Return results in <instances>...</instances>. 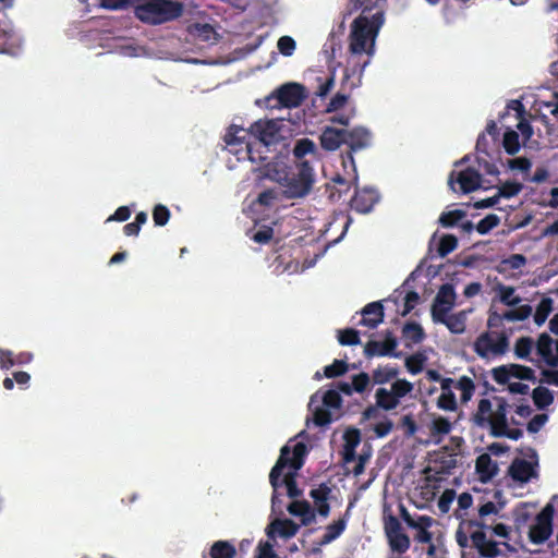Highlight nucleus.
Wrapping results in <instances>:
<instances>
[{
  "label": "nucleus",
  "mask_w": 558,
  "mask_h": 558,
  "mask_svg": "<svg viewBox=\"0 0 558 558\" xmlns=\"http://www.w3.org/2000/svg\"><path fill=\"white\" fill-rule=\"evenodd\" d=\"M447 184L453 192H457L456 184H459V191L463 194L474 192L481 186V172L473 167H468L459 172L451 170Z\"/></svg>",
  "instance_id": "10"
},
{
  "label": "nucleus",
  "mask_w": 558,
  "mask_h": 558,
  "mask_svg": "<svg viewBox=\"0 0 558 558\" xmlns=\"http://www.w3.org/2000/svg\"><path fill=\"white\" fill-rule=\"evenodd\" d=\"M381 1L355 0L361 14L351 25L350 51L353 54L373 53L376 37L385 23V13L378 8Z\"/></svg>",
  "instance_id": "1"
},
{
  "label": "nucleus",
  "mask_w": 558,
  "mask_h": 558,
  "mask_svg": "<svg viewBox=\"0 0 558 558\" xmlns=\"http://www.w3.org/2000/svg\"><path fill=\"white\" fill-rule=\"evenodd\" d=\"M362 318L359 325L376 328L385 319V308L381 301H373L361 311Z\"/></svg>",
  "instance_id": "19"
},
{
  "label": "nucleus",
  "mask_w": 558,
  "mask_h": 558,
  "mask_svg": "<svg viewBox=\"0 0 558 558\" xmlns=\"http://www.w3.org/2000/svg\"><path fill=\"white\" fill-rule=\"evenodd\" d=\"M555 341L549 333H541L536 342V351L549 367L553 357Z\"/></svg>",
  "instance_id": "27"
},
{
  "label": "nucleus",
  "mask_w": 558,
  "mask_h": 558,
  "mask_svg": "<svg viewBox=\"0 0 558 558\" xmlns=\"http://www.w3.org/2000/svg\"><path fill=\"white\" fill-rule=\"evenodd\" d=\"M332 421V415L329 411V409L325 408L324 405L320 408H317L314 412V423L318 426H325L328 425Z\"/></svg>",
  "instance_id": "62"
},
{
  "label": "nucleus",
  "mask_w": 558,
  "mask_h": 558,
  "mask_svg": "<svg viewBox=\"0 0 558 558\" xmlns=\"http://www.w3.org/2000/svg\"><path fill=\"white\" fill-rule=\"evenodd\" d=\"M353 504H350L343 517L335 520L325 527V533L319 542L320 546L327 545L339 538L347 529L348 521L350 519V512Z\"/></svg>",
  "instance_id": "20"
},
{
  "label": "nucleus",
  "mask_w": 558,
  "mask_h": 558,
  "mask_svg": "<svg viewBox=\"0 0 558 558\" xmlns=\"http://www.w3.org/2000/svg\"><path fill=\"white\" fill-rule=\"evenodd\" d=\"M437 407L445 411H454L457 408L454 393L452 391H442L438 397Z\"/></svg>",
  "instance_id": "55"
},
{
  "label": "nucleus",
  "mask_w": 558,
  "mask_h": 558,
  "mask_svg": "<svg viewBox=\"0 0 558 558\" xmlns=\"http://www.w3.org/2000/svg\"><path fill=\"white\" fill-rule=\"evenodd\" d=\"M498 472V466L488 453H482L476 459V473L483 483L490 481Z\"/></svg>",
  "instance_id": "23"
},
{
  "label": "nucleus",
  "mask_w": 558,
  "mask_h": 558,
  "mask_svg": "<svg viewBox=\"0 0 558 558\" xmlns=\"http://www.w3.org/2000/svg\"><path fill=\"white\" fill-rule=\"evenodd\" d=\"M153 219L156 226L163 227L170 219V211L167 205H155Z\"/></svg>",
  "instance_id": "57"
},
{
  "label": "nucleus",
  "mask_w": 558,
  "mask_h": 558,
  "mask_svg": "<svg viewBox=\"0 0 558 558\" xmlns=\"http://www.w3.org/2000/svg\"><path fill=\"white\" fill-rule=\"evenodd\" d=\"M494 403L495 409L493 410L489 399H480L474 421L478 426H489L490 435L497 437V432L509 424L508 410L510 405L504 397H494Z\"/></svg>",
  "instance_id": "6"
},
{
  "label": "nucleus",
  "mask_w": 558,
  "mask_h": 558,
  "mask_svg": "<svg viewBox=\"0 0 558 558\" xmlns=\"http://www.w3.org/2000/svg\"><path fill=\"white\" fill-rule=\"evenodd\" d=\"M457 465V458L453 453L441 452L434 459V470L438 474H450Z\"/></svg>",
  "instance_id": "30"
},
{
  "label": "nucleus",
  "mask_w": 558,
  "mask_h": 558,
  "mask_svg": "<svg viewBox=\"0 0 558 558\" xmlns=\"http://www.w3.org/2000/svg\"><path fill=\"white\" fill-rule=\"evenodd\" d=\"M250 131L255 146L259 144L267 148L279 141L280 128L274 120H258L251 124Z\"/></svg>",
  "instance_id": "12"
},
{
  "label": "nucleus",
  "mask_w": 558,
  "mask_h": 558,
  "mask_svg": "<svg viewBox=\"0 0 558 558\" xmlns=\"http://www.w3.org/2000/svg\"><path fill=\"white\" fill-rule=\"evenodd\" d=\"M306 453V446L302 442H298L293 446L292 456L291 450L288 446L282 447L280 456L272 466L269 473V482L274 488V493L271 495V505L276 506L279 495L277 489L284 484L287 486L288 495L290 498H299L302 495V489L299 488L294 473H289L284 476L283 481H280L282 472L287 466L293 469V471H298L303 465V456Z\"/></svg>",
  "instance_id": "3"
},
{
  "label": "nucleus",
  "mask_w": 558,
  "mask_h": 558,
  "mask_svg": "<svg viewBox=\"0 0 558 558\" xmlns=\"http://www.w3.org/2000/svg\"><path fill=\"white\" fill-rule=\"evenodd\" d=\"M290 166L279 167L278 163L266 165V177L270 180L279 183L283 187L288 178V169Z\"/></svg>",
  "instance_id": "39"
},
{
  "label": "nucleus",
  "mask_w": 558,
  "mask_h": 558,
  "mask_svg": "<svg viewBox=\"0 0 558 558\" xmlns=\"http://www.w3.org/2000/svg\"><path fill=\"white\" fill-rule=\"evenodd\" d=\"M238 555L234 544L230 541L214 542L208 553H203L202 558H235Z\"/></svg>",
  "instance_id": "22"
},
{
  "label": "nucleus",
  "mask_w": 558,
  "mask_h": 558,
  "mask_svg": "<svg viewBox=\"0 0 558 558\" xmlns=\"http://www.w3.org/2000/svg\"><path fill=\"white\" fill-rule=\"evenodd\" d=\"M344 145L348 146L347 156L344 160H350L351 169L353 172V182L357 183L356 162L354 161V154L361 149L369 146L371 133L363 126H355L351 130L344 129Z\"/></svg>",
  "instance_id": "8"
},
{
  "label": "nucleus",
  "mask_w": 558,
  "mask_h": 558,
  "mask_svg": "<svg viewBox=\"0 0 558 558\" xmlns=\"http://www.w3.org/2000/svg\"><path fill=\"white\" fill-rule=\"evenodd\" d=\"M371 383V378L368 376V374L366 373H360V374H356V375H353V378H352V384H353V390L355 392H364L368 385Z\"/></svg>",
  "instance_id": "63"
},
{
  "label": "nucleus",
  "mask_w": 558,
  "mask_h": 558,
  "mask_svg": "<svg viewBox=\"0 0 558 558\" xmlns=\"http://www.w3.org/2000/svg\"><path fill=\"white\" fill-rule=\"evenodd\" d=\"M390 390L400 403V399L413 390V384L407 379H397L391 384Z\"/></svg>",
  "instance_id": "49"
},
{
  "label": "nucleus",
  "mask_w": 558,
  "mask_h": 558,
  "mask_svg": "<svg viewBox=\"0 0 558 558\" xmlns=\"http://www.w3.org/2000/svg\"><path fill=\"white\" fill-rule=\"evenodd\" d=\"M493 379L499 385L509 384L510 378L520 380H527L532 383L537 381L535 372L531 366H523V364L509 363L502 366H496L492 369Z\"/></svg>",
  "instance_id": "9"
},
{
  "label": "nucleus",
  "mask_w": 558,
  "mask_h": 558,
  "mask_svg": "<svg viewBox=\"0 0 558 558\" xmlns=\"http://www.w3.org/2000/svg\"><path fill=\"white\" fill-rule=\"evenodd\" d=\"M468 527H475L471 533V547L475 548L483 558L506 556L507 551L513 550L509 544L511 535L509 525L505 523L488 525L482 520H470Z\"/></svg>",
  "instance_id": "2"
},
{
  "label": "nucleus",
  "mask_w": 558,
  "mask_h": 558,
  "mask_svg": "<svg viewBox=\"0 0 558 558\" xmlns=\"http://www.w3.org/2000/svg\"><path fill=\"white\" fill-rule=\"evenodd\" d=\"M379 198V193L375 189H356L355 194L350 202V207L357 214H368L373 210Z\"/></svg>",
  "instance_id": "15"
},
{
  "label": "nucleus",
  "mask_w": 558,
  "mask_h": 558,
  "mask_svg": "<svg viewBox=\"0 0 558 558\" xmlns=\"http://www.w3.org/2000/svg\"><path fill=\"white\" fill-rule=\"evenodd\" d=\"M553 311V301L550 298L545 296L541 299V302L536 308V312L534 314V322L541 326L543 323H545L546 318Z\"/></svg>",
  "instance_id": "44"
},
{
  "label": "nucleus",
  "mask_w": 558,
  "mask_h": 558,
  "mask_svg": "<svg viewBox=\"0 0 558 558\" xmlns=\"http://www.w3.org/2000/svg\"><path fill=\"white\" fill-rule=\"evenodd\" d=\"M495 290L498 292L499 301L502 302L504 305L512 307L520 304L521 298L519 295H513L514 288L512 286L498 283Z\"/></svg>",
  "instance_id": "35"
},
{
  "label": "nucleus",
  "mask_w": 558,
  "mask_h": 558,
  "mask_svg": "<svg viewBox=\"0 0 558 558\" xmlns=\"http://www.w3.org/2000/svg\"><path fill=\"white\" fill-rule=\"evenodd\" d=\"M288 510L290 514L300 517L303 525H308L315 521V511L306 500L290 502Z\"/></svg>",
  "instance_id": "24"
},
{
  "label": "nucleus",
  "mask_w": 558,
  "mask_h": 558,
  "mask_svg": "<svg viewBox=\"0 0 558 558\" xmlns=\"http://www.w3.org/2000/svg\"><path fill=\"white\" fill-rule=\"evenodd\" d=\"M332 183L338 184V189L329 191V198L332 201H339L343 194H347L351 190V183L341 175L332 178Z\"/></svg>",
  "instance_id": "46"
},
{
  "label": "nucleus",
  "mask_w": 558,
  "mask_h": 558,
  "mask_svg": "<svg viewBox=\"0 0 558 558\" xmlns=\"http://www.w3.org/2000/svg\"><path fill=\"white\" fill-rule=\"evenodd\" d=\"M375 399L376 405L384 411L395 410L399 405L398 399L392 391L384 387L376 390Z\"/></svg>",
  "instance_id": "28"
},
{
  "label": "nucleus",
  "mask_w": 558,
  "mask_h": 558,
  "mask_svg": "<svg viewBox=\"0 0 558 558\" xmlns=\"http://www.w3.org/2000/svg\"><path fill=\"white\" fill-rule=\"evenodd\" d=\"M338 341L341 345H356L360 343L359 331L354 328L339 330Z\"/></svg>",
  "instance_id": "48"
},
{
  "label": "nucleus",
  "mask_w": 558,
  "mask_h": 558,
  "mask_svg": "<svg viewBox=\"0 0 558 558\" xmlns=\"http://www.w3.org/2000/svg\"><path fill=\"white\" fill-rule=\"evenodd\" d=\"M502 146L510 156L520 150L519 133L514 130H508L504 134Z\"/></svg>",
  "instance_id": "40"
},
{
  "label": "nucleus",
  "mask_w": 558,
  "mask_h": 558,
  "mask_svg": "<svg viewBox=\"0 0 558 558\" xmlns=\"http://www.w3.org/2000/svg\"><path fill=\"white\" fill-rule=\"evenodd\" d=\"M386 539L392 554H405L411 547V539L404 532L388 536Z\"/></svg>",
  "instance_id": "29"
},
{
  "label": "nucleus",
  "mask_w": 558,
  "mask_h": 558,
  "mask_svg": "<svg viewBox=\"0 0 558 558\" xmlns=\"http://www.w3.org/2000/svg\"><path fill=\"white\" fill-rule=\"evenodd\" d=\"M456 493L451 488L444 490L438 500V509L441 513H448L450 511V505L454 500Z\"/></svg>",
  "instance_id": "60"
},
{
  "label": "nucleus",
  "mask_w": 558,
  "mask_h": 558,
  "mask_svg": "<svg viewBox=\"0 0 558 558\" xmlns=\"http://www.w3.org/2000/svg\"><path fill=\"white\" fill-rule=\"evenodd\" d=\"M554 507L548 504L536 515L535 523L530 527L529 538L533 544H544L553 533Z\"/></svg>",
  "instance_id": "11"
},
{
  "label": "nucleus",
  "mask_w": 558,
  "mask_h": 558,
  "mask_svg": "<svg viewBox=\"0 0 558 558\" xmlns=\"http://www.w3.org/2000/svg\"><path fill=\"white\" fill-rule=\"evenodd\" d=\"M451 429V423L447 417L439 416L437 418H434L432 426H430V434L432 436H445L450 433Z\"/></svg>",
  "instance_id": "47"
},
{
  "label": "nucleus",
  "mask_w": 558,
  "mask_h": 558,
  "mask_svg": "<svg viewBox=\"0 0 558 558\" xmlns=\"http://www.w3.org/2000/svg\"><path fill=\"white\" fill-rule=\"evenodd\" d=\"M456 387L461 391V402H469L475 391L474 381L468 376H462L457 381Z\"/></svg>",
  "instance_id": "42"
},
{
  "label": "nucleus",
  "mask_w": 558,
  "mask_h": 558,
  "mask_svg": "<svg viewBox=\"0 0 558 558\" xmlns=\"http://www.w3.org/2000/svg\"><path fill=\"white\" fill-rule=\"evenodd\" d=\"M277 47L281 54L291 57L295 50V41L291 36L284 35L278 39Z\"/></svg>",
  "instance_id": "58"
},
{
  "label": "nucleus",
  "mask_w": 558,
  "mask_h": 558,
  "mask_svg": "<svg viewBox=\"0 0 558 558\" xmlns=\"http://www.w3.org/2000/svg\"><path fill=\"white\" fill-rule=\"evenodd\" d=\"M317 147L313 140H308V137H302L299 140L293 147L292 154L296 161L304 160L303 158L307 154H316Z\"/></svg>",
  "instance_id": "34"
},
{
  "label": "nucleus",
  "mask_w": 558,
  "mask_h": 558,
  "mask_svg": "<svg viewBox=\"0 0 558 558\" xmlns=\"http://www.w3.org/2000/svg\"><path fill=\"white\" fill-rule=\"evenodd\" d=\"M315 181V170L310 161H295L288 169V178L283 183V196L288 199L303 198L312 192Z\"/></svg>",
  "instance_id": "5"
},
{
  "label": "nucleus",
  "mask_w": 558,
  "mask_h": 558,
  "mask_svg": "<svg viewBox=\"0 0 558 558\" xmlns=\"http://www.w3.org/2000/svg\"><path fill=\"white\" fill-rule=\"evenodd\" d=\"M465 216L466 213L461 209L445 211L439 217V223L445 228H451L459 223Z\"/></svg>",
  "instance_id": "43"
},
{
  "label": "nucleus",
  "mask_w": 558,
  "mask_h": 558,
  "mask_svg": "<svg viewBox=\"0 0 558 558\" xmlns=\"http://www.w3.org/2000/svg\"><path fill=\"white\" fill-rule=\"evenodd\" d=\"M425 357L421 353L412 354L405 359V367L412 375H417L423 369Z\"/></svg>",
  "instance_id": "54"
},
{
  "label": "nucleus",
  "mask_w": 558,
  "mask_h": 558,
  "mask_svg": "<svg viewBox=\"0 0 558 558\" xmlns=\"http://www.w3.org/2000/svg\"><path fill=\"white\" fill-rule=\"evenodd\" d=\"M537 461L533 462L525 459L515 458L512 460L509 469V474L514 482L527 483L531 478L538 476L535 466Z\"/></svg>",
  "instance_id": "18"
},
{
  "label": "nucleus",
  "mask_w": 558,
  "mask_h": 558,
  "mask_svg": "<svg viewBox=\"0 0 558 558\" xmlns=\"http://www.w3.org/2000/svg\"><path fill=\"white\" fill-rule=\"evenodd\" d=\"M184 5L174 0H136L133 13L138 21L148 25H161L178 20Z\"/></svg>",
  "instance_id": "4"
},
{
  "label": "nucleus",
  "mask_w": 558,
  "mask_h": 558,
  "mask_svg": "<svg viewBox=\"0 0 558 558\" xmlns=\"http://www.w3.org/2000/svg\"><path fill=\"white\" fill-rule=\"evenodd\" d=\"M398 341L390 330L386 332V339L383 342L368 341L364 347V354L366 357L373 356H393L399 357L401 352H395Z\"/></svg>",
  "instance_id": "16"
},
{
  "label": "nucleus",
  "mask_w": 558,
  "mask_h": 558,
  "mask_svg": "<svg viewBox=\"0 0 558 558\" xmlns=\"http://www.w3.org/2000/svg\"><path fill=\"white\" fill-rule=\"evenodd\" d=\"M499 223L500 218L495 214H489L477 223L476 230L480 234H485L499 226Z\"/></svg>",
  "instance_id": "53"
},
{
  "label": "nucleus",
  "mask_w": 558,
  "mask_h": 558,
  "mask_svg": "<svg viewBox=\"0 0 558 558\" xmlns=\"http://www.w3.org/2000/svg\"><path fill=\"white\" fill-rule=\"evenodd\" d=\"M532 307L530 305H522L517 310L508 311L504 313V317L509 322L524 320L532 314Z\"/></svg>",
  "instance_id": "50"
},
{
  "label": "nucleus",
  "mask_w": 558,
  "mask_h": 558,
  "mask_svg": "<svg viewBox=\"0 0 558 558\" xmlns=\"http://www.w3.org/2000/svg\"><path fill=\"white\" fill-rule=\"evenodd\" d=\"M526 264V257L523 254H512L501 259L496 266V271L500 275H507L513 269L521 268Z\"/></svg>",
  "instance_id": "26"
},
{
  "label": "nucleus",
  "mask_w": 558,
  "mask_h": 558,
  "mask_svg": "<svg viewBox=\"0 0 558 558\" xmlns=\"http://www.w3.org/2000/svg\"><path fill=\"white\" fill-rule=\"evenodd\" d=\"M509 349V339L505 333H498L494 339L492 333H482L474 343L475 352L486 357L488 353L495 355L505 354Z\"/></svg>",
  "instance_id": "13"
},
{
  "label": "nucleus",
  "mask_w": 558,
  "mask_h": 558,
  "mask_svg": "<svg viewBox=\"0 0 558 558\" xmlns=\"http://www.w3.org/2000/svg\"><path fill=\"white\" fill-rule=\"evenodd\" d=\"M256 558H279L269 542H259Z\"/></svg>",
  "instance_id": "64"
},
{
  "label": "nucleus",
  "mask_w": 558,
  "mask_h": 558,
  "mask_svg": "<svg viewBox=\"0 0 558 558\" xmlns=\"http://www.w3.org/2000/svg\"><path fill=\"white\" fill-rule=\"evenodd\" d=\"M402 337L414 344L421 343L425 339V331L420 323L408 322L402 328Z\"/></svg>",
  "instance_id": "31"
},
{
  "label": "nucleus",
  "mask_w": 558,
  "mask_h": 558,
  "mask_svg": "<svg viewBox=\"0 0 558 558\" xmlns=\"http://www.w3.org/2000/svg\"><path fill=\"white\" fill-rule=\"evenodd\" d=\"M458 245V240L456 235L453 234H444L440 238L439 244H438V255L440 257H446L449 253L454 251Z\"/></svg>",
  "instance_id": "45"
},
{
  "label": "nucleus",
  "mask_w": 558,
  "mask_h": 558,
  "mask_svg": "<svg viewBox=\"0 0 558 558\" xmlns=\"http://www.w3.org/2000/svg\"><path fill=\"white\" fill-rule=\"evenodd\" d=\"M399 374V371L396 366H378L377 369L373 372L372 378L374 384L384 385L396 378Z\"/></svg>",
  "instance_id": "38"
},
{
  "label": "nucleus",
  "mask_w": 558,
  "mask_h": 558,
  "mask_svg": "<svg viewBox=\"0 0 558 558\" xmlns=\"http://www.w3.org/2000/svg\"><path fill=\"white\" fill-rule=\"evenodd\" d=\"M400 531H403V527L397 517L388 514L384 518V533H386V537L398 534Z\"/></svg>",
  "instance_id": "56"
},
{
  "label": "nucleus",
  "mask_w": 558,
  "mask_h": 558,
  "mask_svg": "<svg viewBox=\"0 0 558 558\" xmlns=\"http://www.w3.org/2000/svg\"><path fill=\"white\" fill-rule=\"evenodd\" d=\"M331 493V488L323 483L317 488H313L310 492L311 498L314 500V504H320L324 501H328L329 495Z\"/></svg>",
  "instance_id": "59"
},
{
  "label": "nucleus",
  "mask_w": 558,
  "mask_h": 558,
  "mask_svg": "<svg viewBox=\"0 0 558 558\" xmlns=\"http://www.w3.org/2000/svg\"><path fill=\"white\" fill-rule=\"evenodd\" d=\"M345 444L343 445V461L345 463L356 459V446L360 444V432L356 428L351 429L344 436Z\"/></svg>",
  "instance_id": "25"
},
{
  "label": "nucleus",
  "mask_w": 558,
  "mask_h": 558,
  "mask_svg": "<svg viewBox=\"0 0 558 558\" xmlns=\"http://www.w3.org/2000/svg\"><path fill=\"white\" fill-rule=\"evenodd\" d=\"M342 404L341 395L336 389L326 390L323 395V405L327 409H340Z\"/></svg>",
  "instance_id": "51"
},
{
  "label": "nucleus",
  "mask_w": 558,
  "mask_h": 558,
  "mask_svg": "<svg viewBox=\"0 0 558 558\" xmlns=\"http://www.w3.org/2000/svg\"><path fill=\"white\" fill-rule=\"evenodd\" d=\"M320 147L326 151H335L344 145V129L325 126L320 134Z\"/></svg>",
  "instance_id": "21"
},
{
  "label": "nucleus",
  "mask_w": 558,
  "mask_h": 558,
  "mask_svg": "<svg viewBox=\"0 0 558 558\" xmlns=\"http://www.w3.org/2000/svg\"><path fill=\"white\" fill-rule=\"evenodd\" d=\"M274 229L269 226H263L253 235L252 239L255 243L267 244L271 241Z\"/></svg>",
  "instance_id": "61"
},
{
  "label": "nucleus",
  "mask_w": 558,
  "mask_h": 558,
  "mask_svg": "<svg viewBox=\"0 0 558 558\" xmlns=\"http://www.w3.org/2000/svg\"><path fill=\"white\" fill-rule=\"evenodd\" d=\"M523 189V185L519 182L507 181L498 189V196L505 198H511L519 194Z\"/></svg>",
  "instance_id": "52"
},
{
  "label": "nucleus",
  "mask_w": 558,
  "mask_h": 558,
  "mask_svg": "<svg viewBox=\"0 0 558 558\" xmlns=\"http://www.w3.org/2000/svg\"><path fill=\"white\" fill-rule=\"evenodd\" d=\"M271 525L283 538H292L299 531V524L291 519H277Z\"/></svg>",
  "instance_id": "33"
},
{
  "label": "nucleus",
  "mask_w": 558,
  "mask_h": 558,
  "mask_svg": "<svg viewBox=\"0 0 558 558\" xmlns=\"http://www.w3.org/2000/svg\"><path fill=\"white\" fill-rule=\"evenodd\" d=\"M349 371V364L344 360H333L331 364L324 368V376L326 378H336L347 374Z\"/></svg>",
  "instance_id": "41"
},
{
  "label": "nucleus",
  "mask_w": 558,
  "mask_h": 558,
  "mask_svg": "<svg viewBox=\"0 0 558 558\" xmlns=\"http://www.w3.org/2000/svg\"><path fill=\"white\" fill-rule=\"evenodd\" d=\"M223 141L230 153L238 155L240 151L244 150L246 157L252 162H262L266 159V157L255 148L250 128L245 129L236 124H230L227 128Z\"/></svg>",
  "instance_id": "7"
},
{
  "label": "nucleus",
  "mask_w": 558,
  "mask_h": 558,
  "mask_svg": "<svg viewBox=\"0 0 558 558\" xmlns=\"http://www.w3.org/2000/svg\"><path fill=\"white\" fill-rule=\"evenodd\" d=\"M532 399L538 410H544L553 404L554 395L548 388L538 386L533 389Z\"/></svg>",
  "instance_id": "32"
},
{
  "label": "nucleus",
  "mask_w": 558,
  "mask_h": 558,
  "mask_svg": "<svg viewBox=\"0 0 558 558\" xmlns=\"http://www.w3.org/2000/svg\"><path fill=\"white\" fill-rule=\"evenodd\" d=\"M533 348L534 341L532 338L521 337L514 343L513 353L519 359L533 361V359H531Z\"/></svg>",
  "instance_id": "36"
},
{
  "label": "nucleus",
  "mask_w": 558,
  "mask_h": 558,
  "mask_svg": "<svg viewBox=\"0 0 558 558\" xmlns=\"http://www.w3.org/2000/svg\"><path fill=\"white\" fill-rule=\"evenodd\" d=\"M456 304V291L452 284H442L432 305L430 314L433 319H440L439 316L448 314Z\"/></svg>",
  "instance_id": "14"
},
{
  "label": "nucleus",
  "mask_w": 558,
  "mask_h": 558,
  "mask_svg": "<svg viewBox=\"0 0 558 558\" xmlns=\"http://www.w3.org/2000/svg\"><path fill=\"white\" fill-rule=\"evenodd\" d=\"M439 317H440V319H433V320L435 323L445 324L447 326V328L454 335H460V332L464 331L465 323L460 314L459 315H450V316L448 314H445Z\"/></svg>",
  "instance_id": "37"
},
{
  "label": "nucleus",
  "mask_w": 558,
  "mask_h": 558,
  "mask_svg": "<svg viewBox=\"0 0 558 558\" xmlns=\"http://www.w3.org/2000/svg\"><path fill=\"white\" fill-rule=\"evenodd\" d=\"M305 96L304 86L298 83L284 84L276 90V97L283 108H298Z\"/></svg>",
  "instance_id": "17"
}]
</instances>
